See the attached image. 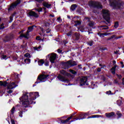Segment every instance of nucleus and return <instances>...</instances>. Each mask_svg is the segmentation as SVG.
I'll list each match as a JSON object with an SVG mask.
<instances>
[{
  "label": "nucleus",
  "instance_id": "nucleus-54",
  "mask_svg": "<svg viewBox=\"0 0 124 124\" xmlns=\"http://www.w3.org/2000/svg\"><path fill=\"white\" fill-rule=\"evenodd\" d=\"M114 84H118V85H119V82L118 81V80L117 79L114 80Z\"/></svg>",
  "mask_w": 124,
  "mask_h": 124
},
{
  "label": "nucleus",
  "instance_id": "nucleus-3",
  "mask_svg": "<svg viewBox=\"0 0 124 124\" xmlns=\"http://www.w3.org/2000/svg\"><path fill=\"white\" fill-rule=\"evenodd\" d=\"M89 6L91 8H96L97 9H99L100 8L102 9V5H101V3L96 1H90L89 2Z\"/></svg>",
  "mask_w": 124,
  "mask_h": 124
},
{
  "label": "nucleus",
  "instance_id": "nucleus-1",
  "mask_svg": "<svg viewBox=\"0 0 124 124\" xmlns=\"http://www.w3.org/2000/svg\"><path fill=\"white\" fill-rule=\"evenodd\" d=\"M30 96H31V95L35 96V97L31 98L30 101L28 100L29 99V96L27 94H23L21 97V99L22 100V104L24 107H29V105H30V104H32V100H34V99L36 98V95L37 97H38L39 96L38 92L31 93H30Z\"/></svg>",
  "mask_w": 124,
  "mask_h": 124
},
{
  "label": "nucleus",
  "instance_id": "nucleus-22",
  "mask_svg": "<svg viewBox=\"0 0 124 124\" xmlns=\"http://www.w3.org/2000/svg\"><path fill=\"white\" fill-rule=\"evenodd\" d=\"M77 12L78 13H79V14H83V9H82L81 8H78L77 10Z\"/></svg>",
  "mask_w": 124,
  "mask_h": 124
},
{
  "label": "nucleus",
  "instance_id": "nucleus-50",
  "mask_svg": "<svg viewBox=\"0 0 124 124\" xmlns=\"http://www.w3.org/2000/svg\"><path fill=\"white\" fill-rule=\"evenodd\" d=\"M36 39L37 40H38V41H40V40H41V38H40V36H37L36 37Z\"/></svg>",
  "mask_w": 124,
  "mask_h": 124
},
{
  "label": "nucleus",
  "instance_id": "nucleus-60",
  "mask_svg": "<svg viewBox=\"0 0 124 124\" xmlns=\"http://www.w3.org/2000/svg\"><path fill=\"white\" fill-rule=\"evenodd\" d=\"M90 31H92V29H91L90 30H88V32H89V34H90V33H93V32H90Z\"/></svg>",
  "mask_w": 124,
  "mask_h": 124
},
{
  "label": "nucleus",
  "instance_id": "nucleus-28",
  "mask_svg": "<svg viewBox=\"0 0 124 124\" xmlns=\"http://www.w3.org/2000/svg\"><path fill=\"white\" fill-rule=\"evenodd\" d=\"M88 45H89L90 46H93V41H89L87 42Z\"/></svg>",
  "mask_w": 124,
  "mask_h": 124
},
{
  "label": "nucleus",
  "instance_id": "nucleus-52",
  "mask_svg": "<svg viewBox=\"0 0 124 124\" xmlns=\"http://www.w3.org/2000/svg\"><path fill=\"white\" fill-rule=\"evenodd\" d=\"M106 93L107 94H111V93H112V92H111V91H107Z\"/></svg>",
  "mask_w": 124,
  "mask_h": 124
},
{
  "label": "nucleus",
  "instance_id": "nucleus-11",
  "mask_svg": "<svg viewBox=\"0 0 124 124\" xmlns=\"http://www.w3.org/2000/svg\"><path fill=\"white\" fill-rule=\"evenodd\" d=\"M28 15L29 17H34V18H38V17H39V16L37 13L32 11L29 12Z\"/></svg>",
  "mask_w": 124,
  "mask_h": 124
},
{
  "label": "nucleus",
  "instance_id": "nucleus-48",
  "mask_svg": "<svg viewBox=\"0 0 124 124\" xmlns=\"http://www.w3.org/2000/svg\"><path fill=\"white\" fill-rule=\"evenodd\" d=\"M40 48H41V46H39L38 47H34L33 49H34V50H38V49H40Z\"/></svg>",
  "mask_w": 124,
  "mask_h": 124
},
{
  "label": "nucleus",
  "instance_id": "nucleus-43",
  "mask_svg": "<svg viewBox=\"0 0 124 124\" xmlns=\"http://www.w3.org/2000/svg\"><path fill=\"white\" fill-rule=\"evenodd\" d=\"M67 36H70L72 34V31H70L69 32L66 33Z\"/></svg>",
  "mask_w": 124,
  "mask_h": 124
},
{
  "label": "nucleus",
  "instance_id": "nucleus-20",
  "mask_svg": "<svg viewBox=\"0 0 124 124\" xmlns=\"http://www.w3.org/2000/svg\"><path fill=\"white\" fill-rule=\"evenodd\" d=\"M94 25H95V23L93 21H90L88 23V26L91 28H93Z\"/></svg>",
  "mask_w": 124,
  "mask_h": 124
},
{
  "label": "nucleus",
  "instance_id": "nucleus-63",
  "mask_svg": "<svg viewBox=\"0 0 124 124\" xmlns=\"http://www.w3.org/2000/svg\"><path fill=\"white\" fill-rule=\"evenodd\" d=\"M116 67H117V65L116 64H115L113 67H112V68L113 69H115L116 70Z\"/></svg>",
  "mask_w": 124,
  "mask_h": 124
},
{
  "label": "nucleus",
  "instance_id": "nucleus-6",
  "mask_svg": "<svg viewBox=\"0 0 124 124\" xmlns=\"http://www.w3.org/2000/svg\"><path fill=\"white\" fill-rule=\"evenodd\" d=\"M49 76V75L41 74L38 76L37 81L35 82L36 84L41 83L42 82H45L47 80V78Z\"/></svg>",
  "mask_w": 124,
  "mask_h": 124
},
{
  "label": "nucleus",
  "instance_id": "nucleus-30",
  "mask_svg": "<svg viewBox=\"0 0 124 124\" xmlns=\"http://www.w3.org/2000/svg\"><path fill=\"white\" fill-rule=\"evenodd\" d=\"M10 38L9 37V36H6L5 37V39L4 40V41H5V42H7V41H8L9 40H10Z\"/></svg>",
  "mask_w": 124,
  "mask_h": 124
},
{
  "label": "nucleus",
  "instance_id": "nucleus-61",
  "mask_svg": "<svg viewBox=\"0 0 124 124\" xmlns=\"http://www.w3.org/2000/svg\"><path fill=\"white\" fill-rule=\"evenodd\" d=\"M57 51H58V53H62V50H61L60 49H58L57 50Z\"/></svg>",
  "mask_w": 124,
  "mask_h": 124
},
{
  "label": "nucleus",
  "instance_id": "nucleus-27",
  "mask_svg": "<svg viewBox=\"0 0 124 124\" xmlns=\"http://www.w3.org/2000/svg\"><path fill=\"white\" fill-rule=\"evenodd\" d=\"M107 34H111V33H109L108 34H107V33L106 32L102 33H100L99 36H100V37H104V35H107Z\"/></svg>",
  "mask_w": 124,
  "mask_h": 124
},
{
  "label": "nucleus",
  "instance_id": "nucleus-58",
  "mask_svg": "<svg viewBox=\"0 0 124 124\" xmlns=\"http://www.w3.org/2000/svg\"><path fill=\"white\" fill-rule=\"evenodd\" d=\"M7 93H13V91L9 90V91H7Z\"/></svg>",
  "mask_w": 124,
  "mask_h": 124
},
{
  "label": "nucleus",
  "instance_id": "nucleus-12",
  "mask_svg": "<svg viewBox=\"0 0 124 124\" xmlns=\"http://www.w3.org/2000/svg\"><path fill=\"white\" fill-rule=\"evenodd\" d=\"M62 65L64 69H67L68 68H69V67L70 66L69 61H67V62H62Z\"/></svg>",
  "mask_w": 124,
  "mask_h": 124
},
{
  "label": "nucleus",
  "instance_id": "nucleus-51",
  "mask_svg": "<svg viewBox=\"0 0 124 124\" xmlns=\"http://www.w3.org/2000/svg\"><path fill=\"white\" fill-rule=\"evenodd\" d=\"M97 9H96V10L95 9L93 10V13H95V14L97 13L98 12Z\"/></svg>",
  "mask_w": 124,
  "mask_h": 124
},
{
  "label": "nucleus",
  "instance_id": "nucleus-23",
  "mask_svg": "<svg viewBox=\"0 0 124 124\" xmlns=\"http://www.w3.org/2000/svg\"><path fill=\"white\" fill-rule=\"evenodd\" d=\"M76 7H77V5L76 4L72 5L71 6V10L74 11V10L76 9Z\"/></svg>",
  "mask_w": 124,
  "mask_h": 124
},
{
  "label": "nucleus",
  "instance_id": "nucleus-2",
  "mask_svg": "<svg viewBox=\"0 0 124 124\" xmlns=\"http://www.w3.org/2000/svg\"><path fill=\"white\" fill-rule=\"evenodd\" d=\"M68 76V73L64 70H61L60 74L58 75L57 78L62 82H69V79L67 78Z\"/></svg>",
  "mask_w": 124,
  "mask_h": 124
},
{
  "label": "nucleus",
  "instance_id": "nucleus-34",
  "mask_svg": "<svg viewBox=\"0 0 124 124\" xmlns=\"http://www.w3.org/2000/svg\"><path fill=\"white\" fill-rule=\"evenodd\" d=\"M110 71L111 73H112L113 75L116 74V70L115 69H113L112 68L110 69Z\"/></svg>",
  "mask_w": 124,
  "mask_h": 124
},
{
  "label": "nucleus",
  "instance_id": "nucleus-24",
  "mask_svg": "<svg viewBox=\"0 0 124 124\" xmlns=\"http://www.w3.org/2000/svg\"><path fill=\"white\" fill-rule=\"evenodd\" d=\"M99 117H101L100 115H91L88 117V119H92L93 118H99Z\"/></svg>",
  "mask_w": 124,
  "mask_h": 124
},
{
  "label": "nucleus",
  "instance_id": "nucleus-8",
  "mask_svg": "<svg viewBox=\"0 0 124 124\" xmlns=\"http://www.w3.org/2000/svg\"><path fill=\"white\" fill-rule=\"evenodd\" d=\"M110 4L111 6H114V7H120L121 5H123V3H121V0H114L110 1Z\"/></svg>",
  "mask_w": 124,
  "mask_h": 124
},
{
  "label": "nucleus",
  "instance_id": "nucleus-16",
  "mask_svg": "<svg viewBox=\"0 0 124 124\" xmlns=\"http://www.w3.org/2000/svg\"><path fill=\"white\" fill-rule=\"evenodd\" d=\"M71 119H72V116H70L65 120H61V123L62 124H66V123H68V122L70 121V120H71Z\"/></svg>",
  "mask_w": 124,
  "mask_h": 124
},
{
  "label": "nucleus",
  "instance_id": "nucleus-5",
  "mask_svg": "<svg viewBox=\"0 0 124 124\" xmlns=\"http://www.w3.org/2000/svg\"><path fill=\"white\" fill-rule=\"evenodd\" d=\"M102 13L104 19L107 21L108 24H110V13L109 11L103 9L102 10Z\"/></svg>",
  "mask_w": 124,
  "mask_h": 124
},
{
  "label": "nucleus",
  "instance_id": "nucleus-41",
  "mask_svg": "<svg viewBox=\"0 0 124 124\" xmlns=\"http://www.w3.org/2000/svg\"><path fill=\"white\" fill-rule=\"evenodd\" d=\"M35 10L38 12H41V11H42V8H36Z\"/></svg>",
  "mask_w": 124,
  "mask_h": 124
},
{
  "label": "nucleus",
  "instance_id": "nucleus-35",
  "mask_svg": "<svg viewBox=\"0 0 124 124\" xmlns=\"http://www.w3.org/2000/svg\"><path fill=\"white\" fill-rule=\"evenodd\" d=\"M4 28H5V27H4V24L2 23L0 25V30H3L4 29Z\"/></svg>",
  "mask_w": 124,
  "mask_h": 124
},
{
  "label": "nucleus",
  "instance_id": "nucleus-14",
  "mask_svg": "<svg viewBox=\"0 0 124 124\" xmlns=\"http://www.w3.org/2000/svg\"><path fill=\"white\" fill-rule=\"evenodd\" d=\"M29 32L30 31H27L25 34H20V37H24V38H28V36H29Z\"/></svg>",
  "mask_w": 124,
  "mask_h": 124
},
{
  "label": "nucleus",
  "instance_id": "nucleus-64",
  "mask_svg": "<svg viewBox=\"0 0 124 124\" xmlns=\"http://www.w3.org/2000/svg\"><path fill=\"white\" fill-rule=\"evenodd\" d=\"M37 1H38V2H40V3L43 1V0H38Z\"/></svg>",
  "mask_w": 124,
  "mask_h": 124
},
{
  "label": "nucleus",
  "instance_id": "nucleus-21",
  "mask_svg": "<svg viewBox=\"0 0 124 124\" xmlns=\"http://www.w3.org/2000/svg\"><path fill=\"white\" fill-rule=\"evenodd\" d=\"M121 36L117 37L115 35H113L110 36V37L108 39V40H110V39H113V38H115V39H119V38H121Z\"/></svg>",
  "mask_w": 124,
  "mask_h": 124
},
{
  "label": "nucleus",
  "instance_id": "nucleus-26",
  "mask_svg": "<svg viewBox=\"0 0 124 124\" xmlns=\"http://www.w3.org/2000/svg\"><path fill=\"white\" fill-rule=\"evenodd\" d=\"M44 62H45L44 61V60H43L42 59L38 61V63L39 65H42V64H43V63H44Z\"/></svg>",
  "mask_w": 124,
  "mask_h": 124
},
{
  "label": "nucleus",
  "instance_id": "nucleus-44",
  "mask_svg": "<svg viewBox=\"0 0 124 124\" xmlns=\"http://www.w3.org/2000/svg\"><path fill=\"white\" fill-rule=\"evenodd\" d=\"M13 20V16H11L10 17V23H11L12 22V20Z\"/></svg>",
  "mask_w": 124,
  "mask_h": 124
},
{
  "label": "nucleus",
  "instance_id": "nucleus-17",
  "mask_svg": "<svg viewBox=\"0 0 124 124\" xmlns=\"http://www.w3.org/2000/svg\"><path fill=\"white\" fill-rule=\"evenodd\" d=\"M75 39H74L75 41H78V39H80V34L78 32L75 33Z\"/></svg>",
  "mask_w": 124,
  "mask_h": 124
},
{
  "label": "nucleus",
  "instance_id": "nucleus-18",
  "mask_svg": "<svg viewBox=\"0 0 124 124\" xmlns=\"http://www.w3.org/2000/svg\"><path fill=\"white\" fill-rule=\"evenodd\" d=\"M99 28L101 29L102 31H103L104 30L105 31H106V30H108L109 27L106 25H101L99 26Z\"/></svg>",
  "mask_w": 124,
  "mask_h": 124
},
{
  "label": "nucleus",
  "instance_id": "nucleus-33",
  "mask_svg": "<svg viewBox=\"0 0 124 124\" xmlns=\"http://www.w3.org/2000/svg\"><path fill=\"white\" fill-rule=\"evenodd\" d=\"M75 26L76 27H77V26H78V25H80L81 24V22L79 21H78V20L77 21H75Z\"/></svg>",
  "mask_w": 124,
  "mask_h": 124
},
{
  "label": "nucleus",
  "instance_id": "nucleus-25",
  "mask_svg": "<svg viewBox=\"0 0 124 124\" xmlns=\"http://www.w3.org/2000/svg\"><path fill=\"white\" fill-rule=\"evenodd\" d=\"M69 72H70V73H72V74H73V75L75 76L76 75V74H77V72L75 71L74 70L72 69H70L69 70Z\"/></svg>",
  "mask_w": 124,
  "mask_h": 124
},
{
  "label": "nucleus",
  "instance_id": "nucleus-49",
  "mask_svg": "<svg viewBox=\"0 0 124 124\" xmlns=\"http://www.w3.org/2000/svg\"><path fill=\"white\" fill-rule=\"evenodd\" d=\"M1 59H3V60L5 59L6 58V55H2L1 56Z\"/></svg>",
  "mask_w": 124,
  "mask_h": 124
},
{
  "label": "nucleus",
  "instance_id": "nucleus-10",
  "mask_svg": "<svg viewBox=\"0 0 124 124\" xmlns=\"http://www.w3.org/2000/svg\"><path fill=\"white\" fill-rule=\"evenodd\" d=\"M20 2H21V0H17L14 3H12L10 8L8 9V11H10V10H12V9H13V8H15V7H16V6H17L18 4H20Z\"/></svg>",
  "mask_w": 124,
  "mask_h": 124
},
{
  "label": "nucleus",
  "instance_id": "nucleus-7",
  "mask_svg": "<svg viewBox=\"0 0 124 124\" xmlns=\"http://www.w3.org/2000/svg\"><path fill=\"white\" fill-rule=\"evenodd\" d=\"M88 81V77H81L79 78V82L80 86H85V85H87V86H89V83L87 82Z\"/></svg>",
  "mask_w": 124,
  "mask_h": 124
},
{
  "label": "nucleus",
  "instance_id": "nucleus-29",
  "mask_svg": "<svg viewBox=\"0 0 124 124\" xmlns=\"http://www.w3.org/2000/svg\"><path fill=\"white\" fill-rule=\"evenodd\" d=\"M33 27H34V26H30L29 27H28V31H29V32L30 31H32V30H33Z\"/></svg>",
  "mask_w": 124,
  "mask_h": 124
},
{
  "label": "nucleus",
  "instance_id": "nucleus-31",
  "mask_svg": "<svg viewBox=\"0 0 124 124\" xmlns=\"http://www.w3.org/2000/svg\"><path fill=\"white\" fill-rule=\"evenodd\" d=\"M25 63H29V62H31V59H26L24 60Z\"/></svg>",
  "mask_w": 124,
  "mask_h": 124
},
{
  "label": "nucleus",
  "instance_id": "nucleus-55",
  "mask_svg": "<svg viewBox=\"0 0 124 124\" xmlns=\"http://www.w3.org/2000/svg\"><path fill=\"white\" fill-rule=\"evenodd\" d=\"M101 49L102 51H105V50H107V47H102V48H101Z\"/></svg>",
  "mask_w": 124,
  "mask_h": 124
},
{
  "label": "nucleus",
  "instance_id": "nucleus-37",
  "mask_svg": "<svg viewBox=\"0 0 124 124\" xmlns=\"http://www.w3.org/2000/svg\"><path fill=\"white\" fill-rule=\"evenodd\" d=\"M67 77H70L71 78H74L75 76L74 75H71L70 73H68V76Z\"/></svg>",
  "mask_w": 124,
  "mask_h": 124
},
{
  "label": "nucleus",
  "instance_id": "nucleus-13",
  "mask_svg": "<svg viewBox=\"0 0 124 124\" xmlns=\"http://www.w3.org/2000/svg\"><path fill=\"white\" fill-rule=\"evenodd\" d=\"M105 115L107 118H110L115 116V112H111L110 113H106Z\"/></svg>",
  "mask_w": 124,
  "mask_h": 124
},
{
  "label": "nucleus",
  "instance_id": "nucleus-39",
  "mask_svg": "<svg viewBox=\"0 0 124 124\" xmlns=\"http://www.w3.org/2000/svg\"><path fill=\"white\" fill-rule=\"evenodd\" d=\"M24 57H25L26 58H31V54H30V53H26L24 55Z\"/></svg>",
  "mask_w": 124,
  "mask_h": 124
},
{
  "label": "nucleus",
  "instance_id": "nucleus-38",
  "mask_svg": "<svg viewBox=\"0 0 124 124\" xmlns=\"http://www.w3.org/2000/svg\"><path fill=\"white\" fill-rule=\"evenodd\" d=\"M79 120H83V119H85V117H84V115H83V114H79Z\"/></svg>",
  "mask_w": 124,
  "mask_h": 124
},
{
  "label": "nucleus",
  "instance_id": "nucleus-15",
  "mask_svg": "<svg viewBox=\"0 0 124 124\" xmlns=\"http://www.w3.org/2000/svg\"><path fill=\"white\" fill-rule=\"evenodd\" d=\"M69 62L70 63V66H75L77 65V62L72 60H69Z\"/></svg>",
  "mask_w": 124,
  "mask_h": 124
},
{
  "label": "nucleus",
  "instance_id": "nucleus-46",
  "mask_svg": "<svg viewBox=\"0 0 124 124\" xmlns=\"http://www.w3.org/2000/svg\"><path fill=\"white\" fill-rule=\"evenodd\" d=\"M19 117H21L22 118V117H23V111H20L19 112Z\"/></svg>",
  "mask_w": 124,
  "mask_h": 124
},
{
  "label": "nucleus",
  "instance_id": "nucleus-59",
  "mask_svg": "<svg viewBox=\"0 0 124 124\" xmlns=\"http://www.w3.org/2000/svg\"><path fill=\"white\" fill-rule=\"evenodd\" d=\"M82 65L81 64H79L78 65V68H79V69H82Z\"/></svg>",
  "mask_w": 124,
  "mask_h": 124
},
{
  "label": "nucleus",
  "instance_id": "nucleus-32",
  "mask_svg": "<svg viewBox=\"0 0 124 124\" xmlns=\"http://www.w3.org/2000/svg\"><path fill=\"white\" fill-rule=\"evenodd\" d=\"M119 27V22L118 21H116L114 23V27L115 28V29H117Z\"/></svg>",
  "mask_w": 124,
  "mask_h": 124
},
{
  "label": "nucleus",
  "instance_id": "nucleus-19",
  "mask_svg": "<svg viewBox=\"0 0 124 124\" xmlns=\"http://www.w3.org/2000/svg\"><path fill=\"white\" fill-rule=\"evenodd\" d=\"M43 5H44L45 7H46V8H50V7H51L52 5L48 4L46 2H45L43 3Z\"/></svg>",
  "mask_w": 124,
  "mask_h": 124
},
{
  "label": "nucleus",
  "instance_id": "nucleus-53",
  "mask_svg": "<svg viewBox=\"0 0 124 124\" xmlns=\"http://www.w3.org/2000/svg\"><path fill=\"white\" fill-rule=\"evenodd\" d=\"M88 113H84L82 114V115H83V117L86 118V116H88Z\"/></svg>",
  "mask_w": 124,
  "mask_h": 124
},
{
  "label": "nucleus",
  "instance_id": "nucleus-45",
  "mask_svg": "<svg viewBox=\"0 0 124 124\" xmlns=\"http://www.w3.org/2000/svg\"><path fill=\"white\" fill-rule=\"evenodd\" d=\"M116 76L118 77V78H119V79H122V78L123 77L122 76V75H118V74H117Z\"/></svg>",
  "mask_w": 124,
  "mask_h": 124
},
{
  "label": "nucleus",
  "instance_id": "nucleus-47",
  "mask_svg": "<svg viewBox=\"0 0 124 124\" xmlns=\"http://www.w3.org/2000/svg\"><path fill=\"white\" fill-rule=\"evenodd\" d=\"M85 20H87L88 22H90L91 21V18L89 17H86L85 18Z\"/></svg>",
  "mask_w": 124,
  "mask_h": 124
},
{
  "label": "nucleus",
  "instance_id": "nucleus-42",
  "mask_svg": "<svg viewBox=\"0 0 124 124\" xmlns=\"http://www.w3.org/2000/svg\"><path fill=\"white\" fill-rule=\"evenodd\" d=\"M27 44H25L24 45H22L21 46V47L23 49H26L27 48Z\"/></svg>",
  "mask_w": 124,
  "mask_h": 124
},
{
  "label": "nucleus",
  "instance_id": "nucleus-36",
  "mask_svg": "<svg viewBox=\"0 0 124 124\" xmlns=\"http://www.w3.org/2000/svg\"><path fill=\"white\" fill-rule=\"evenodd\" d=\"M14 111H15V107H13L11 110L12 115H13L14 114Z\"/></svg>",
  "mask_w": 124,
  "mask_h": 124
},
{
  "label": "nucleus",
  "instance_id": "nucleus-4",
  "mask_svg": "<svg viewBox=\"0 0 124 124\" xmlns=\"http://www.w3.org/2000/svg\"><path fill=\"white\" fill-rule=\"evenodd\" d=\"M0 86L3 87H6L7 86V90H12L13 89H14V88H16V84H15V83L13 82L11 84H7V81L3 82L0 81Z\"/></svg>",
  "mask_w": 124,
  "mask_h": 124
},
{
  "label": "nucleus",
  "instance_id": "nucleus-9",
  "mask_svg": "<svg viewBox=\"0 0 124 124\" xmlns=\"http://www.w3.org/2000/svg\"><path fill=\"white\" fill-rule=\"evenodd\" d=\"M48 57H49V60L51 63H55V61L57 59V54L55 53H51L48 54Z\"/></svg>",
  "mask_w": 124,
  "mask_h": 124
},
{
  "label": "nucleus",
  "instance_id": "nucleus-62",
  "mask_svg": "<svg viewBox=\"0 0 124 124\" xmlns=\"http://www.w3.org/2000/svg\"><path fill=\"white\" fill-rule=\"evenodd\" d=\"M97 71L98 72H100V71H101V69L100 68H98Z\"/></svg>",
  "mask_w": 124,
  "mask_h": 124
},
{
  "label": "nucleus",
  "instance_id": "nucleus-40",
  "mask_svg": "<svg viewBox=\"0 0 124 124\" xmlns=\"http://www.w3.org/2000/svg\"><path fill=\"white\" fill-rule=\"evenodd\" d=\"M116 114L118 116V118H121V117H122V113H121L120 112L117 111Z\"/></svg>",
  "mask_w": 124,
  "mask_h": 124
},
{
  "label": "nucleus",
  "instance_id": "nucleus-57",
  "mask_svg": "<svg viewBox=\"0 0 124 124\" xmlns=\"http://www.w3.org/2000/svg\"><path fill=\"white\" fill-rule=\"evenodd\" d=\"M46 31V33H50V32L51 31V30H50V29H47Z\"/></svg>",
  "mask_w": 124,
  "mask_h": 124
},
{
  "label": "nucleus",
  "instance_id": "nucleus-56",
  "mask_svg": "<svg viewBox=\"0 0 124 124\" xmlns=\"http://www.w3.org/2000/svg\"><path fill=\"white\" fill-rule=\"evenodd\" d=\"M11 122L12 124H15V121L14 120L11 119Z\"/></svg>",
  "mask_w": 124,
  "mask_h": 124
}]
</instances>
